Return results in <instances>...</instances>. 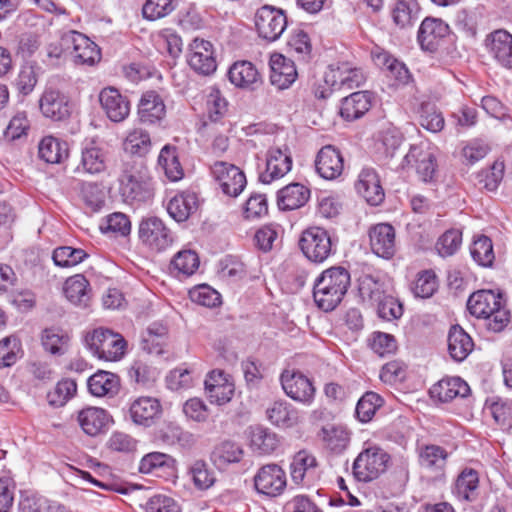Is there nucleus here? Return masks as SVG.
I'll return each mask as SVG.
<instances>
[{"mask_svg":"<svg viewBox=\"0 0 512 512\" xmlns=\"http://www.w3.org/2000/svg\"><path fill=\"white\" fill-rule=\"evenodd\" d=\"M77 391V384L72 379L59 381L55 388L47 394L48 403L54 407H61L71 399Z\"/></svg>","mask_w":512,"mask_h":512,"instance_id":"nucleus-54","label":"nucleus"},{"mask_svg":"<svg viewBox=\"0 0 512 512\" xmlns=\"http://www.w3.org/2000/svg\"><path fill=\"white\" fill-rule=\"evenodd\" d=\"M390 456L379 447L363 450L353 463V474L359 481H372L386 470Z\"/></svg>","mask_w":512,"mask_h":512,"instance_id":"nucleus-4","label":"nucleus"},{"mask_svg":"<svg viewBox=\"0 0 512 512\" xmlns=\"http://www.w3.org/2000/svg\"><path fill=\"white\" fill-rule=\"evenodd\" d=\"M503 175L504 163L496 161L489 169L482 170L477 174V184L480 186V188L486 189L489 192H493L501 183Z\"/></svg>","mask_w":512,"mask_h":512,"instance_id":"nucleus-56","label":"nucleus"},{"mask_svg":"<svg viewBox=\"0 0 512 512\" xmlns=\"http://www.w3.org/2000/svg\"><path fill=\"white\" fill-rule=\"evenodd\" d=\"M188 474L194 486L199 490L210 488L216 480L213 470L203 460L194 461L188 469Z\"/></svg>","mask_w":512,"mask_h":512,"instance_id":"nucleus-49","label":"nucleus"},{"mask_svg":"<svg viewBox=\"0 0 512 512\" xmlns=\"http://www.w3.org/2000/svg\"><path fill=\"white\" fill-rule=\"evenodd\" d=\"M503 302L504 299L500 292H495L493 290H479L469 297L467 301V309L477 318H485Z\"/></svg>","mask_w":512,"mask_h":512,"instance_id":"nucleus-29","label":"nucleus"},{"mask_svg":"<svg viewBox=\"0 0 512 512\" xmlns=\"http://www.w3.org/2000/svg\"><path fill=\"white\" fill-rule=\"evenodd\" d=\"M173 466L174 459L170 455L161 452H151L141 459L139 471L143 474H150L166 468H173Z\"/></svg>","mask_w":512,"mask_h":512,"instance_id":"nucleus-50","label":"nucleus"},{"mask_svg":"<svg viewBox=\"0 0 512 512\" xmlns=\"http://www.w3.org/2000/svg\"><path fill=\"white\" fill-rule=\"evenodd\" d=\"M472 338L459 325H453L448 334V351L450 356L457 362H461L473 350Z\"/></svg>","mask_w":512,"mask_h":512,"instance_id":"nucleus-36","label":"nucleus"},{"mask_svg":"<svg viewBox=\"0 0 512 512\" xmlns=\"http://www.w3.org/2000/svg\"><path fill=\"white\" fill-rule=\"evenodd\" d=\"M375 304L379 317L384 320H396L403 315L402 303L389 294Z\"/></svg>","mask_w":512,"mask_h":512,"instance_id":"nucleus-62","label":"nucleus"},{"mask_svg":"<svg viewBox=\"0 0 512 512\" xmlns=\"http://www.w3.org/2000/svg\"><path fill=\"white\" fill-rule=\"evenodd\" d=\"M211 173L222 192L230 197H237L247 183L245 174L238 167L228 162H215L211 167Z\"/></svg>","mask_w":512,"mask_h":512,"instance_id":"nucleus-10","label":"nucleus"},{"mask_svg":"<svg viewBox=\"0 0 512 512\" xmlns=\"http://www.w3.org/2000/svg\"><path fill=\"white\" fill-rule=\"evenodd\" d=\"M268 420L278 427H292L299 421L298 411L288 402L275 401L266 410Z\"/></svg>","mask_w":512,"mask_h":512,"instance_id":"nucleus-37","label":"nucleus"},{"mask_svg":"<svg viewBox=\"0 0 512 512\" xmlns=\"http://www.w3.org/2000/svg\"><path fill=\"white\" fill-rule=\"evenodd\" d=\"M322 439L325 447L334 454L342 453L350 441L349 432L341 426L323 428Z\"/></svg>","mask_w":512,"mask_h":512,"instance_id":"nucleus-46","label":"nucleus"},{"mask_svg":"<svg viewBox=\"0 0 512 512\" xmlns=\"http://www.w3.org/2000/svg\"><path fill=\"white\" fill-rule=\"evenodd\" d=\"M402 167L414 168L421 181L432 182L436 175V157L424 144L411 145L403 159Z\"/></svg>","mask_w":512,"mask_h":512,"instance_id":"nucleus-9","label":"nucleus"},{"mask_svg":"<svg viewBox=\"0 0 512 512\" xmlns=\"http://www.w3.org/2000/svg\"><path fill=\"white\" fill-rule=\"evenodd\" d=\"M173 269L177 270L183 276H190L199 267L198 255L191 250H183L178 252L171 261Z\"/></svg>","mask_w":512,"mask_h":512,"instance_id":"nucleus-59","label":"nucleus"},{"mask_svg":"<svg viewBox=\"0 0 512 512\" xmlns=\"http://www.w3.org/2000/svg\"><path fill=\"white\" fill-rule=\"evenodd\" d=\"M42 114L54 121L69 117L70 106L67 97L58 90L46 89L39 100Z\"/></svg>","mask_w":512,"mask_h":512,"instance_id":"nucleus-22","label":"nucleus"},{"mask_svg":"<svg viewBox=\"0 0 512 512\" xmlns=\"http://www.w3.org/2000/svg\"><path fill=\"white\" fill-rule=\"evenodd\" d=\"M299 246L305 257L314 263L324 262L332 253V240L321 227H310L302 232Z\"/></svg>","mask_w":512,"mask_h":512,"instance_id":"nucleus-6","label":"nucleus"},{"mask_svg":"<svg viewBox=\"0 0 512 512\" xmlns=\"http://www.w3.org/2000/svg\"><path fill=\"white\" fill-rule=\"evenodd\" d=\"M243 454V449L238 443L225 440L214 448L211 457L215 464L225 466L239 462Z\"/></svg>","mask_w":512,"mask_h":512,"instance_id":"nucleus-44","label":"nucleus"},{"mask_svg":"<svg viewBox=\"0 0 512 512\" xmlns=\"http://www.w3.org/2000/svg\"><path fill=\"white\" fill-rule=\"evenodd\" d=\"M319 175L327 180H333L343 171V158L339 150L331 145L324 146L317 154L315 161Z\"/></svg>","mask_w":512,"mask_h":512,"instance_id":"nucleus-25","label":"nucleus"},{"mask_svg":"<svg viewBox=\"0 0 512 512\" xmlns=\"http://www.w3.org/2000/svg\"><path fill=\"white\" fill-rule=\"evenodd\" d=\"M429 393L432 398L445 403L456 397H467L470 394V387L460 377H447L434 384Z\"/></svg>","mask_w":512,"mask_h":512,"instance_id":"nucleus-26","label":"nucleus"},{"mask_svg":"<svg viewBox=\"0 0 512 512\" xmlns=\"http://www.w3.org/2000/svg\"><path fill=\"white\" fill-rule=\"evenodd\" d=\"M166 115V106L156 91L145 92L138 104V118L142 124L159 123Z\"/></svg>","mask_w":512,"mask_h":512,"instance_id":"nucleus-23","label":"nucleus"},{"mask_svg":"<svg viewBox=\"0 0 512 512\" xmlns=\"http://www.w3.org/2000/svg\"><path fill=\"white\" fill-rule=\"evenodd\" d=\"M271 84L278 89L288 88L297 78V70L294 62L281 54H275L270 60Z\"/></svg>","mask_w":512,"mask_h":512,"instance_id":"nucleus-30","label":"nucleus"},{"mask_svg":"<svg viewBox=\"0 0 512 512\" xmlns=\"http://www.w3.org/2000/svg\"><path fill=\"white\" fill-rule=\"evenodd\" d=\"M197 210V197L194 193L175 195L167 205V212L177 222L186 221Z\"/></svg>","mask_w":512,"mask_h":512,"instance_id":"nucleus-38","label":"nucleus"},{"mask_svg":"<svg viewBox=\"0 0 512 512\" xmlns=\"http://www.w3.org/2000/svg\"><path fill=\"white\" fill-rule=\"evenodd\" d=\"M372 97L368 91H358L344 97L341 102L340 115L348 120H356L369 111Z\"/></svg>","mask_w":512,"mask_h":512,"instance_id":"nucleus-34","label":"nucleus"},{"mask_svg":"<svg viewBox=\"0 0 512 512\" xmlns=\"http://www.w3.org/2000/svg\"><path fill=\"white\" fill-rule=\"evenodd\" d=\"M292 167V158L288 148L282 150L275 147L269 149L266 159V170L259 176V180L264 184L283 177Z\"/></svg>","mask_w":512,"mask_h":512,"instance_id":"nucleus-19","label":"nucleus"},{"mask_svg":"<svg viewBox=\"0 0 512 512\" xmlns=\"http://www.w3.org/2000/svg\"><path fill=\"white\" fill-rule=\"evenodd\" d=\"M167 328L159 323L151 324L142 339V347L148 353L152 354H162L163 353V345L167 339Z\"/></svg>","mask_w":512,"mask_h":512,"instance_id":"nucleus-45","label":"nucleus"},{"mask_svg":"<svg viewBox=\"0 0 512 512\" xmlns=\"http://www.w3.org/2000/svg\"><path fill=\"white\" fill-rule=\"evenodd\" d=\"M78 192L82 201L91 211H98L105 204V193L100 183L80 181Z\"/></svg>","mask_w":512,"mask_h":512,"instance_id":"nucleus-43","label":"nucleus"},{"mask_svg":"<svg viewBox=\"0 0 512 512\" xmlns=\"http://www.w3.org/2000/svg\"><path fill=\"white\" fill-rule=\"evenodd\" d=\"M107 163L108 151L100 140L92 138L83 141L77 172L99 175L106 171Z\"/></svg>","mask_w":512,"mask_h":512,"instance_id":"nucleus-8","label":"nucleus"},{"mask_svg":"<svg viewBox=\"0 0 512 512\" xmlns=\"http://www.w3.org/2000/svg\"><path fill=\"white\" fill-rule=\"evenodd\" d=\"M470 253L474 261L483 267H490L495 258L492 241L484 235L473 242Z\"/></svg>","mask_w":512,"mask_h":512,"instance_id":"nucleus-53","label":"nucleus"},{"mask_svg":"<svg viewBox=\"0 0 512 512\" xmlns=\"http://www.w3.org/2000/svg\"><path fill=\"white\" fill-rule=\"evenodd\" d=\"M462 243V233L457 229H450L443 233L436 243V249L442 257L452 256Z\"/></svg>","mask_w":512,"mask_h":512,"instance_id":"nucleus-60","label":"nucleus"},{"mask_svg":"<svg viewBox=\"0 0 512 512\" xmlns=\"http://www.w3.org/2000/svg\"><path fill=\"white\" fill-rule=\"evenodd\" d=\"M70 337L59 328H46L42 332V345L45 351L53 355H63L69 347Z\"/></svg>","mask_w":512,"mask_h":512,"instance_id":"nucleus-42","label":"nucleus"},{"mask_svg":"<svg viewBox=\"0 0 512 512\" xmlns=\"http://www.w3.org/2000/svg\"><path fill=\"white\" fill-rule=\"evenodd\" d=\"M20 512H67L65 507L46 499L27 498L20 503Z\"/></svg>","mask_w":512,"mask_h":512,"instance_id":"nucleus-63","label":"nucleus"},{"mask_svg":"<svg viewBox=\"0 0 512 512\" xmlns=\"http://www.w3.org/2000/svg\"><path fill=\"white\" fill-rule=\"evenodd\" d=\"M254 22L259 37L267 42H274L286 29L287 16L280 8L264 5L257 9Z\"/></svg>","mask_w":512,"mask_h":512,"instance_id":"nucleus-5","label":"nucleus"},{"mask_svg":"<svg viewBox=\"0 0 512 512\" xmlns=\"http://www.w3.org/2000/svg\"><path fill=\"white\" fill-rule=\"evenodd\" d=\"M449 453L441 446L425 444L418 448V462L421 468L435 473V478L444 479Z\"/></svg>","mask_w":512,"mask_h":512,"instance_id":"nucleus-21","label":"nucleus"},{"mask_svg":"<svg viewBox=\"0 0 512 512\" xmlns=\"http://www.w3.org/2000/svg\"><path fill=\"white\" fill-rule=\"evenodd\" d=\"M61 43L66 48H70L72 45L74 60L78 64L94 65L101 59L99 47L80 32L65 33L61 38Z\"/></svg>","mask_w":512,"mask_h":512,"instance_id":"nucleus-11","label":"nucleus"},{"mask_svg":"<svg viewBox=\"0 0 512 512\" xmlns=\"http://www.w3.org/2000/svg\"><path fill=\"white\" fill-rule=\"evenodd\" d=\"M365 81L363 72L358 68L342 66H330L325 72V83L340 89L358 88Z\"/></svg>","mask_w":512,"mask_h":512,"instance_id":"nucleus-24","label":"nucleus"},{"mask_svg":"<svg viewBox=\"0 0 512 512\" xmlns=\"http://www.w3.org/2000/svg\"><path fill=\"white\" fill-rule=\"evenodd\" d=\"M39 67L36 64H25L21 67L15 86L18 92L24 96L30 94L38 82Z\"/></svg>","mask_w":512,"mask_h":512,"instance_id":"nucleus-57","label":"nucleus"},{"mask_svg":"<svg viewBox=\"0 0 512 512\" xmlns=\"http://www.w3.org/2000/svg\"><path fill=\"white\" fill-rule=\"evenodd\" d=\"M309 198V188L301 183H291L279 190L277 203L281 210H294L304 206Z\"/></svg>","mask_w":512,"mask_h":512,"instance_id":"nucleus-35","label":"nucleus"},{"mask_svg":"<svg viewBox=\"0 0 512 512\" xmlns=\"http://www.w3.org/2000/svg\"><path fill=\"white\" fill-rule=\"evenodd\" d=\"M158 163L171 181L175 182L183 178L184 171L175 146L165 145L160 151Z\"/></svg>","mask_w":512,"mask_h":512,"instance_id":"nucleus-41","label":"nucleus"},{"mask_svg":"<svg viewBox=\"0 0 512 512\" xmlns=\"http://www.w3.org/2000/svg\"><path fill=\"white\" fill-rule=\"evenodd\" d=\"M138 234L143 244L158 252L165 250L174 240L172 231L155 216L141 220Z\"/></svg>","mask_w":512,"mask_h":512,"instance_id":"nucleus-7","label":"nucleus"},{"mask_svg":"<svg viewBox=\"0 0 512 512\" xmlns=\"http://www.w3.org/2000/svg\"><path fill=\"white\" fill-rule=\"evenodd\" d=\"M355 188L370 205H379L384 199V191L380 185L378 174L373 169L366 168L361 171Z\"/></svg>","mask_w":512,"mask_h":512,"instance_id":"nucleus-28","label":"nucleus"},{"mask_svg":"<svg viewBox=\"0 0 512 512\" xmlns=\"http://www.w3.org/2000/svg\"><path fill=\"white\" fill-rule=\"evenodd\" d=\"M478 484V472L474 469L466 468L458 475L452 491L461 500L473 501L477 495Z\"/></svg>","mask_w":512,"mask_h":512,"instance_id":"nucleus-39","label":"nucleus"},{"mask_svg":"<svg viewBox=\"0 0 512 512\" xmlns=\"http://www.w3.org/2000/svg\"><path fill=\"white\" fill-rule=\"evenodd\" d=\"M450 28L442 19L425 18L418 31V42L423 50L434 52L449 35Z\"/></svg>","mask_w":512,"mask_h":512,"instance_id":"nucleus-17","label":"nucleus"},{"mask_svg":"<svg viewBox=\"0 0 512 512\" xmlns=\"http://www.w3.org/2000/svg\"><path fill=\"white\" fill-rule=\"evenodd\" d=\"M162 406L154 397L142 396L135 399L129 406V416L133 423L150 427L160 417Z\"/></svg>","mask_w":512,"mask_h":512,"instance_id":"nucleus-20","label":"nucleus"},{"mask_svg":"<svg viewBox=\"0 0 512 512\" xmlns=\"http://www.w3.org/2000/svg\"><path fill=\"white\" fill-rule=\"evenodd\" d=\"M188 64L198 74H213L217 68L213 45L204 39L195 38L189 45Z\"/></svg>","mask_w":512,"mask_h":512,"instance_id":"nucleus-14","label":"nucleus"},{"mask_svg":"<svg viewBox=\"0 0 512 512\" xmlns=\"http://www.w3.org/2000/svg\"><path fill=\"white\" fill-rule=\"evenodd\" d=\"M157 438L167 445H186L190 442L192 435L175 423H167L157 431Z\"/></svg>","mask_w":512,"mask_h":512,"instance_id":"nucleus-58","label":"nucleus"},{"mask_svg":"<svg viewBox=\"0 0 512 512\" xmlns=\"http://www.w3.org/2000/svg\"><path fill=\"white\" fill-rule=\"evenodd\" d=\"M64 294L75 306L86 308L92 299V289L89 281L82 274L69 277L64 283Z\"/></svg>","mask_w":512,"mask_h":512,"instance_id":"nucleus-32","label":"nucleus"},{"mask_svg":"<svg viewBox=\"0 0 512 512\" xmlns=\"http://www.w3.org/2000/svg\"><path fill=\"white\" fill-rule=\"evenodd\" d=\"M383 405V399L375 392H366L356 405V416L363 422H369L375 412Z\"/></svg>","mask_w":512,"mask_h":512,"instance_id":"nucleus-51","label":"nucleus"},{"mask_svg":"<svg viewBox=\"0 0 512 512\" xmlns=\"http://www.w3.org/2000/svg\"><path fill=\"white\" fill-rule=\"evenodd\" d=\"M39 157L47 163H61L68 157V145L55 137H44L39 144Z\"/></svg>","mask_w":512,"mask_h":512,"instance_id":"nucleus-40","label":"nucleus"},{"mask_svg":"<svg viewBox=\"0 0 512 512\" xmlns=\"http://www.w3.org/2000/svg\"><path fill=\"white\" fill-rule=\"evenodd\" d=\"M88 257V254L80 248L61 246L53 251L52 259L59 267H73Z\"/></svg>","mask_w":512,"mask_h":512,"instance_id":"nucleus-52","label":"nucleus"},{"mask_svg":"<svg viewBox=\"0 0 512 512\" xmlns=\"http://www.w3.org/2000/svg\"><path fill=\"white\" fill-rule=\"evenodd\" d=\"M280 382L285 394L291 399L307 405L312 403L315 387L311 380L301 372L284 370L281 373Z\"/></svg>","mask_w":512,"mask_h":512,"instance_id":"nucleus-12","label":"nucleus"},{"mask_svg":"<svg viewBox=\"0 0 512 512\" xmlns=\"http://www.w3.org/2000/svg\"><path fill=\"white\" fill-rule=\"evenodd\" d=\"M99 102L108 119L115 123L123 122L130 114V101L114 87L103 88Z\"/></svg>","mask_w":512,"mask_h":512,"instance_id":"nucleus-15","label":"nucleus"},{"mask_svg":"<svg viewBox=\"0 0 512 512\" xmlns=\"http://www.w3.org/2000/svg\"><path fill=\"white\" fill-rule=\"evenodd\" d=\"M150 147V135L141 129H136L129 133L124 141V150L133 155L144 156L149 152Z\"/></svg>","mask_w":512,"mask_h":512,"instance_id":"nucleus-55","label":"nucleus"},{"mask_svg":"<svg viewBox=\"0 0 512 512\" xmlns=\"http://www.w3.org/2000/svg\"><path fill=\"white\" fill-rule=\"evenodd\" d=\"M437 279L436 275L431 270H425L418 274V278L415 281L413 292L416 297L429 298L437 290Z\"/></svg>","mask_w":512,"mask_h":512,"instance_id":"nucleus-61","label":"nucleus"},{"mask_svg":"<svg viewBox=\"0 0 512 512\" xmlns=\"http://www.w3.org/2000/svg\"><path fill=\"white\" fill-rule=\"evenodd\" d=\"M89 350L105 361L120 360L126 349L125 339L110 329L97 328L85 338Z\"/></svg>","mask_w":512,"mask_h":512,"instance_id":"nucleus-3","label":"nucleus"},{"mask_svg":"<svg viewBox=\"0 0 512 512\" xmlns=\"http://www.w3.org/2000/svg\"><path fill=\"white\" fill-rule=\"evenodd\" d=\"M119 191L123 201L132 206H140L152 200L154 187L151 177L143 169L137 167L135 161L123 163L122 174L119 177Z\"/></svg>","mask_w":512,"mask_h":512,"instance_id":"nucleus-2","label":"nucleus"},{"mask_svg":"<svg viewBox=\"0 0 512 512\" xmlns=\"http://www.w3.org/2000/svg\"><path fill=\"white\" fill-rule=\"evenodd\" d=\"M349 286L348 270L341 266L326 269L314 283V301L323 311H332L341 303Z\"/></svg>","mask_w":512,"mask_h":512,"instance_id":"nucleus-1","label":"nucleus"},{"mask_svg":"<svg viewBox=\"0 0 512 512\" xmlns=\"http://www.w3.org/2000/svg\"><path fill=\"white\" fill-rule=\"evenodd\" d=\"M420 125L426 130L436 133L443 129L445 121L442 113L431 102H423L419 108Z\"/></svg>","mask_w":512,"mask_h":512,"instance_id":"nucleus-48","label":"nucleus"},{"mask_svg":"<svg viewBox=\"0 0 512 512\" xmlns=\"http://www.w3.org/2000/svg\"><path fill=\"white\" fill-rule=\"evenodd\" d=\"M77 419L84 433L95 437L107 430L110 416L102 408L87 407L78 413Z\"/></svg>","mask_w":512,"mask_h":512,"instance_id":"nucleus-31","label":"nucleus"},{"mask_svg":"<svg viewBox=\"0 0 512 512\" xmlns=\"http://www.w3.org/2000/svg\"><path fill=\"white\" fill-rule=\"evenodd\" d=\"M146 512H181L178 503L166 495H154L145 505Z\"/></svg>","mask_w":512,"mask_h":512,"instance_id":"nucleus-64","label":"nucleus"},{"mask_svg":"<svg viewBox=\"0 0 512 512\" xmlns=\"http://www.w3.org/2000/svg\"><path fill=\"white\" fill-rule=\"evenodd\" d=\"M89 392L95 397L113 398L121 388L120 377L112 372L98 370L88 378Z\"/></svg>","mask_w":512,"mask_h":512,"instance_id":"nucleus-27","label":"nucleus"},{"mask_svg":"<svg viewBox=\"0 0 512 512\" xmlns=\"http://www.w3.org/2000/svg\"><path fill=\"white\" fill-rule=\"evenodd\" d=\"M254 486L258 493L279 496L286 487V474L277 464L265 465L254 476Z\"/></svg>","mask_w":512,"mask_h":512,"instance_id":"nucleus-13","label":"nucleus"},{"mask_svg":"<svg viewBox=\"0 0 512 512\" xmlns=\"http://www.w3.org/2000/svg\"><path fill=\"white\" fill-rule=\"evenodd\" d=\"M485 45L498 64L512 69V35L509 32L499 29L488 34Z\"/></svg>","mask_w":512,"mask_h":512,"instance_id":"nucleus-18","label":"nucleus"},{"mask_svg":"<svg viewBox=\"0 0 512 512\" xmlns=\"http://www.w3.org/2000/svg\"><path fill=\"white\" fill-rule=\"evenodd\" d=\"M229 81L238 88L255 89L260 82V74L249 61L235 62L228 70Z\"/></svg>","mask_w":512,"mask_h":512,"instance_id":"nucleus-33","label":"nucleus"},{"mask_svg":"<svg viewBox=\"0 0 512 512\" xmlns=\"http://www.w3.org/2000/svg\"><path fill=\"white\" fill-rule=\"evenodd\" d=\"M251 447L263 454L272 453L277 445L276 434L262 426H256L250 432Z\"/></svg>","mask_w":512,"mask_h":512,"instance_id":"nucleus-47","label":"nucleus"},{"mask_svg":"<svg viewBox=\"0 0 512 512\" xmlns=\"http://www.w3.org/2000/svg\"><path fill=\"white\" fill-rule=\"evenodd\" d=\"M370 247L374 254L390 259L396 252L395 229L388 223H378L370 227Z\"/></svg>","mask_w":512,"mask_h":512,"instance_id":"nucleus-16","label":"nucleus"}]
</instances>
